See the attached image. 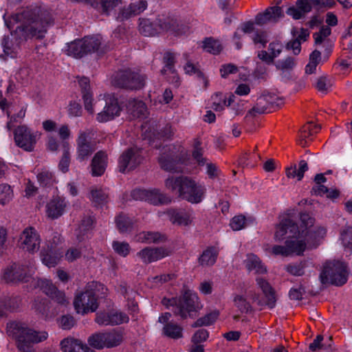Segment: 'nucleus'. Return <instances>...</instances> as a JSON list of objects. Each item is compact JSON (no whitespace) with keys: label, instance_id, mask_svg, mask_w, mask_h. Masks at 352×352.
<instances>
[{"label":"nucleus","instance_id":"obj_1","mask_svg":"<svg viewBox=\"0 0 352 352\" xmlns=\"http://www.w3.org/2000/svg\"><path fill=\"white\" fill-rule=\"evenodd\" d=\"M299 228L290 217H283L276 226L274 237L276 241L287 240L285 245H274L272 254L284 256L292 254L300 255L306 248H314L319 245L320 241L326 235V229L314 226V219L308 214H301Z\"/></svg>","mask_w":352,"mask_h":352},{"label":"nucleus","instance_id":"obj_2","mask_svg":"<svg viewBox=\"0 0 352 352\" xmlns=\"http://www.w3.org/2000/svg\"><path fill=\"white\" fill-rule=\"evenodd\" d=\"M12 19L19 25L16 27L15 34L20 40L43 38L47 28L53 24V18L49 10L41 7H28L17 12Z\"/></svg>","mask_w":352,"mask_h":352},{"label":"nucleus","instance_id":"obj_3","mask_svg":"<svg viewBox=\"0 0 352 352\" xmlns=\"http://www.w3.org/2000/svg\"><path fill=\"white\" fill-rule=\"evenodd\" d=\"M7 333L15 341L21 352H34L33 345L45 340L48 337L46 331H38L19 322H10L7 324Z\"/></svg>","mask_w":352,"mask_h":352},{"label":"nucleus","instance_id":"obj_4","mask_svg":"<svg viewBox=\"0 0 352 352\" xmlns=\"http://www.w3.org/2000/svg\"><path fill=\"white\" fill-rule=\"evenodd\" d=\"M166 187L173 191L177 190L179 196L191 204H199L205 197L206 187L191 177H170L165 181Z\"/></svg>","mask_w":352,"mask_h":352},{"label":"nucleus","instance_id":"obj_5","mask_svg":"<svg viewBox=\"0 0 352 352\" xmlns=\"http://www.w3.org/2000/svg\"><path fill=\"white\" fill-rule=\"evenodd\" d=\"M162 304L167 308L171 309L174 315L182 319L192 317L195 313L202 308L197 294L191 291L185 292L179 298H164L162 300Z\"/></svg>","mask_w":352,"mask_h":352},{"label":"nucleus","instance_id":"obj_6","mask_svg":"<svg viewBox=\"0 0 352 352\" xmlns=\"http://www.w3.org/2000/svg\"><path fill=\"white\" fill-rule=\"evenodd\" d=\"M107 289L102 284L92 282L86 285L84 290L77 293L74 300L76 311L82 315L92 313L98 307V292L104 294Z\"/></svg>","mask_w":352,"mask_h":352},{"label":"nucleus","instance_id":"obj_7","mask_svg":"<svg viewBox=\"0 0 352 352\" xmlns=\"http://www.w3.org/2000/svg\"><path fill=\"white\" fill-rule=\"evenodd\" d=\"M179 24L176 19L169 15H159L155 22L148 19H140L139 29L140 32L146 36L169 32L172 34H180L182 32L179 29Z\"/></svg>","mask_w":352,"mask_h":352},{"label":"nucleus","instance_id":"obj_8","mask_svg":"<svg viewBox=\"0 0 352 352\" xmlns=\"http://www.w3.org/2000/svg\"><path fill=\"white\" fill-rule=\"evenodd\" d=\"M348 276V267L344 262L327 261L323 265L320 279L322 284L342 286L346 283Z\"/></svg>","mask_w":352,"mask_h":352},{"label":"nucleus","instance_id":"obj_9","mask_svg":"<svg viewBox=\"0 0 352 352\" xmlns=\"http://www.w3.org/2000/svg\"><path fill=\"white\" fill-rule=\"evenodd\" d=\"M63 242L60 234L54 232L46 239L40 251V259L43 265L48 267H55L63 256V250L59 247Z\"/></svg>","mask_w":352,"mask_h":352},{"label":"nucleus","instance_id":"obj_10","mask_svg":"<svg viewBox=\"0 0 352 352\" xmlns=\"http://www.w3.org/2000/svg\"><path fill=\"white\" fill-rule=\"evenodd\" d=\"M35 261L34 260L30 261L28 265H21L12 263L3 269L1 278L8 283L20 281L28 282L29 278L35 272Z\"/></svg>","mask_w":352,"mask_h":352},{"label":"nucleus","instance_id":"obj_11","mask_svg":"<svg viewBox=\"0 0 352 352\" xmlns=\"http://www.w3.org/2000/svg\"><path fill=\"white\" fill-rule=\"evenodd\" d=\"M146 76L131 70L120 71L112 76L111 83L118 87L140 89L145 85Z\"/></svg>","mask_w":352,"mask_h":352},{"label":"nucleus","instance_id":"obj_12","mask_svg":"<svg viewBox=\"0 0 352 352\" xmlns=\"http://www.w3.org/2000/svg\"><path fill=\"white\" fill-rule=\"evenodd\" d=\"M41 237L38 232L32 226L25 228L19 234L17 245L29 254L37 252L41 247Z\"/></svg>","mask_w":352,"mask_h":352},{"label":"nucleus","instance_id":"obj_13","mask_svg":"<svg viewBox=\"0 0 352 352\" xmlns=\"http://www.w3.org/2000/svg\"><path fill=\"white\" fill-rule=\"evenodd\" d=\"M14 140L17 146L25 151L34 150L41 133L32 130L26 125L19 126L14 131Z\"/></svg>","mask_w":352,"mask_h":352},{"label":"nucleus","instance_id":"obj_14","mask_svg":"<svg viewBox=\"0 0 352 352\" xmlns=\"http://www.w3.org/2000/svg\"><path fill=\"white\" fill-rule=\"evenodd\" d=\"M96 151L95 142L91 140V130L80 131L76 139V160L87 161Z\"/></svg>","mask_w":352,"mask_h":352},{"label":"nucleus","instance_id":"obj_15","mask_svg":"<svg viewBox=\"0 0 352 352\" xmlns=\"http://www.w3.org/2000/svg\"><path fill=\"white\" fill-rule=\"evenodd\" d=\"M32 285L33 288H39L58 305L61 306L68 305L69 302L65 293L58 290L50 280L46 278H32Z\"/></svg>","mask_w":352,"mask_h":352},{"label":"nucleus","instance_id":"obj_16","mask_svg":"<svg viewBox=\"0 0 352 352\" xmlns=\"http://www.w3.org/2000/svg\"><path fill=\"white\" fill-rule=\"evenodd\" d=\"M142 151L138 148H130L124 151L118 160V168L125 173L138 167L142 162Z\"/></svg>","mask_w":352,"mask_h":352},{"label":"nucleus","instance_id":"obj_17","mask_svg":"<svg viewBox=\"0 0 352 352\" xmlns=\"http://www.w3.org/2000/svg\"><path fill=\"white\" fill-rule=\"evenodd\" d=\"M175 146L172 145L164 146L158 162L162 168L171 172H184V169L179 164L177 160V151H175Z\"/></svg>","mask_w":352,"mask_h":352},{"label":"nucleus","instance_id":"obj_18","mask_svg":"<svg viewBox=\"0 0 352 352\" xmlns=\"http://www.w3.org/2000/svg\"><path fill=\"white\" fill-rule=\"evenodd\" d=\"M171 253V249L166 246L146 247L139 251L136 256L143 263L148 264L167 257Z\"/></svg>","mask_w":352,"mask_h":352},{"label":"nucleus","instance_id":"obj_19","mask_svg":"<svg viewBox=\"0 0 352 352\" xmlns=\"http://www.w3.org/2000/svg\"><path fill=\"white\" fill-rule=\"evenodd\" d=\"M104 106L102 111L96 115V120L100 123L113 120L120 114L121 108L118 99L112 96H108L104 100Z\"/></svg>","mask_w":352,"mask_h":352},{"label":"nucleus","instance_id":"obj_20","mask_svg":"<svg viewBox=\"0 0 352 352\" xmlns=\"http://www.w3.org/2000/svg\"><path fill=\"white\" fill-rule=\"evenodd\" d=\"M131 197L135 200L148 201L154 205L170 201L169 198L157 189H135L131 192Z\"/></svg>","mask_w":352,"mask_h":352},{"label":"nucleus","instance_id":"obj_21","mask_svg":"<svg viewBox=\"0 0 352 352\" xmlns=\"http://www.w3.org/2000/svg\"><path fill=\"white\" fill-rule=\"evenodd\" d=\"M0 109L6 112L10 118L7 123L8 129L14 128L16 123L20 122L25 115V107L23 105L8 104L6 100L0 101Z\"/></svg>","mask_w":352,"mask_h":352},{"label":"nucleus","instance_id":"obj_22","mask_svg":"<svg viewBox=\"0 0 352 352\" xmlns=\"http://www.w3.org/2000/svg\"><path fill=\"white\" fill-rule=\"evenodd\" d=\"M67 206L68 202L65 197L59 195L53 196L45 204V215L50 219H57L63 215Z\"/></svg>","mask_w":352,"mask_h":352},{"label":"nucleus","instance_id":"obj_23","mask_svg":"<svg viewBox=\"0 0 352 352\" xmlns=\"http://www.w3.org/2000/svg\"><path fill=\"white\" fill-rule=\"evenodd\" d=\"M78 83L81 88L85 109L88 113L93 115L95 113V107L99 104L101 100L100 98L96 100L94 99L93 94L90 89L89 79L88 78L81 77L78 80Z\"/></svg>","mask_w":352,"mask_h":352},{"label":"nucleus","instance_id":"obj_24","mask_svg":"<svg viewBox=\"0 0 352 352\" xmlns=\"http://www.w3.org/2000/svg\"><path fill=\"white\" fill-rule=\"evenodd\" d=\"M81 41L85 55L91 52H96L99 55L103 54L109 49V47L102 43L100 35L85 36Z\"/></svg>","mask_w":352,"mask_h":352},{"label":"nucleus","instance_id":"obj_25","mask_svg":"<svg viewBox=\"0 0 352 352\" xmlns=\"http://www.w3.org/2000/svg\"><path fill=\"white\" fill-rule=\"evenodd\" d=\"M148 6L146 0H139L133 3H131L127 7L121 9L116 17L118 20L124 21L132 16L138 15L143 12Z\"/></svg>","mask_w":352,"mask_h":352},{"label":"nucleus","instance_id":"obj_26","mask_svg":"<svg viewBox=\"0 0 352 352\" xmlns=\"http://www.w3.org/2000/svg\"><path fill=\"white\" fill-rule=\"evenodd\" d=\"M170 221L179 226H188L194 219L193 212L190 210L170 209L166 212Z\"/></svg>","mask_w":352,"mask_h":352},{"label":"nucleus","instance_id":"obj_27","mask_svg":"<svg viewBox=\"0 0 352 352\" xmlns=\"http://www.w3.org/2000/svg\"><path fill=\"white\" fill-rule=\"evenodd\" d=\"M283 16L282 9L278 6L270 7L263 13H259L255 18L257 25H263L276 23Z\"/></svg>","mask_w":352,"mask_h":352},{"label":"nucleus","instance_id":"obj_28","mask_svg":"<svg viewBox=\"0 0 352 352\" xmlns=\"http://www.w3.org/2000/svg\"><path fill=\"white\" fill-rule=\"evenodd\" d=\"M331 30L329 26H322L318 32L314 34L315 44L321 48H324L327 54L331 53L333 47V41L329 38Z\"/></svg>","mask_w":352,"mask_h":352},{"label":"nucleus","instance_id":"obj_29","mask_svg":"<svg viewBox=\"0 0 352 352\" xmlns=\"http://www.w3.org/2000/svg\"><path fill=\"white\" fill-rule=\"evenodd\" d=\"M293 39L289 41L287 47L292 49L295 55L300 52L301 43L307 40L309 36V32L307 29L294 28L292 31Z\"/></svg>","mask_w":352,"mask_h":352},{"label":"nucleus","instance_id":"obj_30","mask_svg":"<svg viewBox=\"0 0 352 352\" xmlns=\"http://www.w3.org/2000/svg\"><path fill=\"white\" fill-rule=\"evenodd\" d=\"M166 235L159 232L143 231L134 236V241L142 243H160L166 241Z\"/></svg>","mask_w":352,"mask_h":352},{"label":"nucleus","instance_id":"obj_31","mask_svg":"<svg viewBox=\"0 0 352 352\" xmlns=\"http://www.w3.org/2000/svg\"><path fill=\"white\" fill-rule=\"evenodd\" d=\"M60 346L63 352H94L80 340L71 338L64 339Z\"/></svg>","mask_w":352,"mask_h":352},{"label":"nucleus","instance_id":"obj_32","mask_svg":"<svg viewBox=\"0 0 352 352\" xmlns=\"http://www.w3.org/2000/svg\"><path fill=\"white\" fill-rule=\"evenodd\" d=\"M319 130L320 126L317 124L312 122H307L302 127L300 131L298 139V144L302 147L307 146L308 143L312 140V136L318 133Z\"/></svg>","mask_w":352,"mask_h":352},{"label":"nucleus","instance_id":"obj_33","mask_svg":"<svg viewBox=\"0 0 352 352\" xmlns=\"http://www.w3.org/2000/svg\"><path fill=\"white\" fill-rule=\"evenodd\" d=\"M91 165L93 176L102 175L107 165V155L103 151H98L94 156Z\"/></svg>","mask_w":352,"mask_h":352},{"label":"nucleus","instance_id":"obj_34","mask_svg":"<svg viewBox=\"0 0 352 352\" xmlns=\"http://www.w3.org/2000/svg\"><path fill=\"white\" fill-rule=\"evenodd\" d=\"M128 113L134 118H142L147 114V107L145 103L140 100H129L126 104Z\"/></svg>","mask_w":352,"mask_h":352},{"label":"nucleus","instance_id":"obj_35","mask_svg":"<svg viewBox=\"0 0 352 352\" xmlns=\"http://www.w3.org/2000/svg\"><path fill=\"white\" fill-rule=\"evenodd\" d=\"M274 104V96L267 94H263L258 98L256 105L249 111L250 114L253 113H264L268 111Z\"/></svg>","mask_w":352,"mask_h":352},{"label":"nucleus","instance_id":"obj_36","mask_svg":"<svg viewBox=\"0 0 352 352\" xmlns=\"http://www.w3.org/2000/svg\"><path fill=\"white\" fill-rule=\"evenodd\" d=\"M245 264L249 272H254L255 274H263L267 272L266 267L255 254H248L245 261Z\"/></svg>","mask_w":352,"mask_h":352},{"label":"nucleus","instance_id":"obj_37","mask_svg":"<svg viewBox=\"0 0 352 352\" xmlns=\"http://www.w3.org/2000/svg\"><path fill=\"white\" fill-rule=\"evenodd\" d=\"M258 286L261 289L265 297L267 298V305L272 309L275 306L276 301L274 289L270 286V283L262 278H257L256 279Z\"/></svg>","mask_w":352,"mask_h":352},{"label":"nucleus","instance_id":"obj_38","mask_svg":"<svg viewBox=\"0 0 352 352\" xmlns=\"http://www.w3.org/2000/svg\"><path fill=\"white\" fill-rule=\"evenodd\" d=\"M50 302L45 298H38L34 300L33 304V309L34 311L41 315L45 319H49L55 316V313L50 312Z\"/></svg>","mask_w":352,"mask_h":352},{"label":"nucleus","instance_id":"obj_39","mask_svg":"<svg viewBox=\"0 0 352 352\" xmlns=\"http://www.w3.org/2000/svg\"><path fill=\"white\" fill-rule=\"evenodd\" d=\"M105 348H113L120 345L123 340L122 333L120 331L113 330L102 332Z\"/></svg>","mask_w":352,"mask_h":352},{"label":"nucleus","instance_id":"obj_40","mask_svg":"<svg viewBox=\"0 0 352 352\" xmlns=\"http://www.w3.org/2000/svg\"><path fill=\"white\" fill-rule=\"evenodd\" d=\"M234 98H235V96L232 95L227 100L222 94H216L211 97V108L215 111H221L226 106H230L232 104V102H234Z\"/></svg>","mask_w":352,"mask_h":352},{"label":"nucleus","instance_id":"obj_41","mask_svg":"<svg viewBox=\"0 0 352 352\" xmlns=\"http://www.w3.org/2000/svg\"><path fill=\"white\" fill-rule=\"evenodd\" d=\"M218 254L219 252L216 248H208L199 256V263L204 266L212 265L216 262Z\"/></svg>","mask_w":352,"mask_h":352},{"label":"nucleus","instance_id":"obj_42","mask_svg":"<svg viewBox=\"0 0 352 352\" xmlns=\"http://www.w3.org/2000/svg\"><path fill=\"white\" fill-rule=\"evenodd\" d=\"M254 223V219L252 217H245L237 215L234 217L230 223L231 228L234 231H238L252 225Z\"/></svg>","mask_w":352,"mask_h":352},{"label":"nucleus","instance_id":"obj_43","mask_svg":"<svg viewBox=\"0 0 352 352\" xmlns=\"http://www.w3.org/2000/svg\"><path fill=\"white\" fill-rule=\"evenodd\" d=\"M65 54L74 58H81L85 55L81 40H76L68 43L64 50Z\"/></svg>","mask_w":352,"mask_h":352},{"label":"nucleus","instance_id":"obj_44","mask_svg":"<svg viewBox=\"0 0 352 352\" xmlns=\"http://www.w3.org/2000/svg\"><path fill=\"white\" fill-rule=\"evenodd\" d=\"M116 223L119 232L125 233L131 231L135 221L127 215L120 214L116 217Z\"/></svg>","mask_w":352,"mask_h":352},{"label":"nucleus","instance_id":"obj_45","mask_svg":"<svg viewBox=\"0 0 352 352\" xmlns=\"http://www.w3.org/2000/svg\"><path fill=\"white\" fill-rule=\"evenodd\" d=\"M94 222V219L91 214L85 216L81 219L78 228L76 230L77 239L80 242L83 241L84 239L82 236L85 235L87 231L91 228Z\"/></svg>","mask_w":352,"mask_h":352},{"label":"nucleus","instance_id":"obj_46","mask_svg":"<svg viewBox=\"0 0 352 352\" xmlns=\"http://www.w3.org/2000/svg\"><path fill=\"white\" fill-rule=\"evenodd\" d=\"M89 198L96 206H102L107 202L108 193L100 188H93Z\"/></svg>","mask_w":352,"mask_h":352},{"label":"nucleus","instance_id":"obj_47","mask_svg":"<svg viewBox=\"0 0 352 352\" xmlns=\"http://www.w3.org/2000/svg\"><path fill=\"white\" fill-rule=\"evenodd\" d=\"M63 155L58 164V168L63 173H66L69 170L70 164V150L71 146L67 142H63L62 144Z\"/></svg>","mask_w":352,"mask_h":352},{"label":"nucleus","instance_id":"obj_48","mask_svg":"<svg viewBox=\"0 0 352 352\" xmlns=\"http://www.w3.org/2000/svg\"><path fill=\"white\" fill-rule=\"evenodd\" d=\"M233 302L234 305L241 313H248L252 311L251 303L243 294H234Z\"/></svg>","mask_w":352,"mask_h":352},{"label":"nucleus","instance_id":"obj_49","mask_svg":"<svg viewBox=\"0 0 352 352\" xmlns=\"http://www.w3.org/2000/svg\"><path fill=\"white\" fill-rule=\"evenodd\" d=\"M163 333L170 338L178 339L182 337V328L177 324L170 322L164 326Z\"/></svg>","mask_w":352,"mask_h":352},{"label":"nucleus","instance_id":"obj_50","mask_svg":"<svg viewBox=\"0 0 352 352\" xmlns=\"http://www.w3.org/2000/svg\"><path fill=\"white\" fill-rule=\"evenodd\" d=\"M219 312L218 310H213L204 316L197 319L192 325L193 327L201 326H209L212 324L218 318Z\"/></svg>","mask_w":352,"mask_h":352},{"label":"nucleus","instance_id":"obj_51","mask_svg":"<svg viewBox=\"0 0 352 352\" xmlns=\"http://www.w3.org/2000/svg\"><path fill=\"white\" fill-rule=\"evenodd\" d=\"M98 3L99 6L98 8H95L98 10H101L102 12L109 14L111 11H113L115 8L122 5V0H101L98 1L96 0Z\"/></svg>","mask_w":352,"mask_h":352},{"label":"nucleus","instance_id":"obj_52","mask_svg":"<svg viewBox=\"0 0 352 352\" xmlns=\"http://www.w3.org/2000/svg\"><path fill=\"white\" fill-rule=\"evenodd\" d=\"M202 47L207 52L217 54H219L221 50L222 46L220 42L217 40L213 39L212 38H207L203 41Z\"/></svg>","mask_w":352,"mask_h":352},{"label":"nucleus","instance_id":"obj_53","mask_svg":"<svg viewBox=\"0 0 352 352\" xmlns=\"http://www.w3.org/2000/svg\"><path fill=\"white\" fill-rule=\"evenodd\" d=\"M119 292L128 300V306L129 309L133 312L136 311L138 309L137 303L133 300L135 294V292L127 288L124 285H120Z\"/></svg>","mask_w":352,"mask_h":352},{"label":"nucleus","instance_id":"obj_54","mask_svg":"<svg viewBox=\"0 0 352 352\" xmlns=\"http://www.w3.org/2000/svg\"><path fill=\"white\" fill-rule=\"evenodd\" d=\"M164 67L162 70L163 74H166L167 72L175 74L174 64L175 62V54L172 52H166L164 55Z\"/></svg>","mask_w":352,"mask_h":352},{"label":"nucleus","instance_id":"obj_55","mask_svg":"<svg viewBox=\"0 0 352 352\" xmlns=\"http://www.w3.org/2000/svg\"><path fill=\"white\" fill-rule=\"evenodd\" d=\"M14 197L12 187L6 184H0V204L5 205L10 202Z\"/></svg>","mask_w":352,"mask_h":352},{"label":"nucleus","instance_id":"obj_56","mask_svg":"<svg viewBox=\"0 0 352 352\" xmlns=\"http://www.w3.org/2000/svg\"><path fill=\"white\" fill-rule=\"evenodd\" d=\"M192 157L199 166H204L206 160H208L203 157V149L201 146V142L198 140H195Z\"/></svg>","mask_w":352,"mask_h":352},{"label":"nucleus","instance_id":"obj_57","mask_svg":"<svg viewBox=\"0 0 352 352\" xmlns=\"http://www.w3.org/2000/svg\"><path fill=\"white\" fill-rule=\"evenodd\" d=\"M112 248L115 252L123 257H126L131 250L129 244L124 241H114L112 243Z\"/></svg>","mask_w":352,"mask_h":352},{"label":"nucleus","instance_id":"obj_58","mask_svg":"<svg viewBox=\"0 0 352 352\" xmlns=\"http://www.w3.org/2000/svg\"><path fill=\"white\" fill-rule=\"evenodd\" d=\"M88 343L91 346L96 349L105 348L102 332L96 333L89 336L88 338Z\"/></svg>","mask_w":352,"mask_h":352},{"label":"nucleus","instance_id":"obj_59","mask_svg":"<svg viewBox=\"0 0 352 352\" xmlns=\"http://www.w3.org/2000/svg\"><path fill=\"white\" fill-rule=\"evenodd\" d=\"M306 266V262H300L298 263L289 264L285 267V270L292 275L302 276L305 273V268Z\"/></svg>","mask_w":352,"mask_h":352},{"label":"nucleus","instance_id":"obj_60","mask_svg":"<svg viewBox=\"0 0 352 352\" xmlns=\"http://www.w3.org/2000/svg\"><path fill=\"white\" fill-rule=\"evenodd\" d=\"M37 179L41 185L48 186L52 185L55 179L53 174L49 170H43L37 175Z\"/></svg>","mask_w":352,"mask_h":352},{"label":"nucleus","instance_id":"obj_61","mask_svg":"<svg viewBox=\"0 0 352 352\" xmlns=\"http://www.w3.org/2000/svg\"><path fill=\"white\" fill-rule=\"evenodd\" d=\"M278 69L282 71H288L292 69L296 66V60L292 57H287L285 59L279 60L275 63Z\"/></svg>","mask_w":352,"mask_h":352},{"label":"nucleus","instance_id":"obj_62","mask_svg":"<svg viewBox=\"0 0 352 352\" xmlns=\"http://www.w3.org/2000/svg\"><path fill=\"white\" fill-rule=\"evenodd\" d=\"M173 277V274H161L159 276H152L148 278V283L151 287H157L162 283L171 280Z\"/></svg>","mask_w":352,"mask_h":352},{"label":"nucleus","instance_id":"obj_63","mask_svg":"<svg viewBox=\"0 0 352 352\" xmlns=\"http://www.w3.org/2000/svg\"><path fill=\"white\" fill-rule=\"evenodd\" d=\"M340 239L344 247L351 250L352 248V227L344 228L341 232Z\"/></svg>","mask_w":352,"mask_h":352},{"label":"nucleus","instance_id":"obj_64","mask_svg":"<svg viewBox=\"0 0 352 352\" xmlns=\"http://www.w3.org/2000/svg\"><path fill=\"white\" fill-rule=\"evenodd\" d=\"M332 83L331 80L327 77L322 76L317 80L316 87V89L326 94L331 87Z\"/></svg>","mask_w":352,"mask_h":352}]
</instances>
